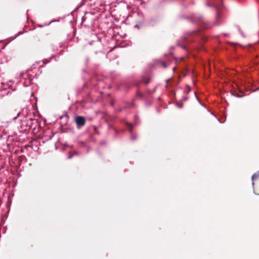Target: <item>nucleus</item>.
<instances>
[{
  "instance_id": "obj_6",
  "label": "nucleus",
  "mask_w": 259,
  "mask_h": 259,
  "mask_svg": "<svg viewBox=\"0 0 259 259\" xmlns=\"http://www.w3.org/2000/svg\"><path fill=\"white\" fill-rule=\"evenodd\" d=\"M20 110H18L17 111V115L16 116H15L14 117V119H16L20 115Z\"/></svg>"
},
{
  "instance_id": "obj_3",
  "label": "nucleus",
  "mask_w": 259,
  "mask_h": 259,
  "mask_svg": "<svg viewBox=\"0 0 259 259\" xmlns=\"http://www.w3.org/2000/svg\"><path fill=\"white\" fill-rule=\"evenodd\" d=\"M221 17V13L219 11V10H217V15L215 17V25H218L219 24V19Z\"/></svg>"
},
{
  "instance_id": "obj_2",
  "label": "nucleus",
  "mask_w": 259,
  "mask_h": 259,
  "mask_svg": "<svg viewBox=\"0 0 259 259\" xmlns=\"http://www.w3.org/2000/svg\"><path fill=\"white\" fill-rule=\"evenodd\" d=\"M75 122L77 126H82L85 123V119L82 116H78L75 118Z\"/></svg>"
},
{
  "instance_id": "obj_5",
  "label": "nucleus",
  "mask_w": 259,
  "mask_h": 259,
  "mask_svg": "<svg viewBox=\"0 0 259 259\" xmlns=\"http://www.w3.org/2000/svg\"><path fill=\"white\" fill-rule=\"evenodd\" d=\"M143 82L145 83L146 84H147L150 82V78H147L146 79H144L143 80Z\"/></svg>"
},
{
  "instance_id": "obj_7",
  "label": "nucleus",
  "mask_w": 259,
  "mask_h": 259,
  "mask_svg": "<svg viewBox=\"0 0 259 259\" xmlns=\"http://www.w3.org/2000/svg\"><path fill=\"white\" fill-rule=\"evenodd\" d=\"M162 66L164 67V68H166V65L165 63L164 62H162Z\"/></svg>"
},
{
  "instance_id": "obj_9",
  "label": "nucleus",
  "mask_w": 259,
  "mask_h": 259,
  "mask_svg": "<svg viewBox=\"0 0 259 259\" xmlns=\"http://www.w3.org/2000/svg\"><path fill=\"white\" fill-rule=\"evenodd\" d=\"M130 128V131L131 132L132 131V125L131 124H128Z\"/></svg>"
},
{
  "instance_id": "obj_1",
  "label": "nucleus",
  "mask_w": 259,
  "mask_h": 259,
  "mask_svg": "<svg viewBox=\"0 0 259 259\" xmlns=\"http://www.w3.org/2000/svg\"><path fill=\"white\" fill-rule=\"evenodd\" d=\"M251 179L253 190L256 194L259 195V171L253 175Z\"/></svg>"
},
{
  "instance_id": "obj_4",
  "label": "nucleus",
  "mask_w": 259,
  "mask_h": 259,
  "mask_svg": "<svg viewBox=\"0 0 259 259\" xmlns=\"http://www.w3.org/2000/svg\"><path fill=\"white\" fill-rule=\"evenodd\" d=\"M78 155V153L76 151H74L73 152H69L68 153V158L69 159H71L73 156V155Z\"/></svg>"
},
{
  "instance_id": "obj_10",
  "label": "nucleus",
  "mask_w": 259,
  "mask_h": 259,
  "mask_svg": "<svg viewBox=\"0 0 259 259\" xmlns=\"http://www.w3.org/2000/svg\"><path fill=\"white\" fill-rule=\"evenodd\" d=\"M207 28H210L211 26H206Z\"/></svg>"
},
{
  "instance_id": "obj_8",
  "label": "nucleus",
  "mask_w": 259,
  "mask_h": 259,
  "mask_svg": "<svg viewBox=\"0 0 259 259\" xmlns=\"http://www.w3.org/2000/svg\"><path fill=\"white\" fill-rule=\"evenodd\" d=\"M236 96H237V97H242L243 96L242 95H239L238 94L236 95Z\"/></svg>"
}]
</instances>
